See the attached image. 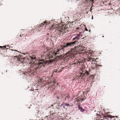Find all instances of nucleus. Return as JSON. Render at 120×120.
Wrapping results in <instances>:
<instances>
[{
	"label": "nucleus",
	"instance_id": "nucleus-15",
	"mask_svg": "<svg viewBox=\"0 0 120 120\" xmlns=\"http://www.w3.org/2000/svg\"><path fill=\"white\" fill-rule=\"evenodd\" d=\"M38 89L35 90H34L33 92V95H38L39 94V92L37 91Z\"/></svg>",
	"mask_w": 120,
	"mask_h": 120
},
{
	"label": "nucleus",
	"instance_id": "nucleus-16",
	"mask_svg": "<svg viewBox=\"0 0 120 120\" xmlns=\"http://www.w3.org/2000/svg\"><path fill=\"white\" fill-rule=\"evenodd\" d=\"M87 61H90L91 62H92L93 61H95V59H93L90 58H89L87 59Z\"/></svg>",
	"mask_w": 120,
	"mask_h": 120
},
{
	"label": "nucleus",
	"instance_id": "nucleus-3",
	"mask_svg": "<svg viewBox=\"0 0 120 120\" xmlns=\"http://www.w3.org/2000/svg\"><path fill=\"white\" fill-rule=\"evenodd\" d=\"M81 47L79 45L77 46H75L74 47L71 48L68 52L66 53V56L69 57L70 58H74L75 56V54L76 53V51H79Z\"/></svg>",
	"mask_w": 120,
	"mask_h": 120
},
{
	"label": "nucleus",
	"instance_id": "nucleus-25",
	"mask_svg": "<svg viewBox=\"0 0 120 120\" xmlns=\"http://www.w3.org/2000/svg\"><path fill=\"white\" fill-rule=\"evenodd\" d=\"M20 37H22V36L24 37V34H22L20 35Z\"/></svg>",
	"mask_w": 120,
	"mask_h": 120
},
{
	"label": "nucleus",
	"instance_id": "nucleus-32",
	"mask_svg": "<svg viewBox=\"0 0 120 120\" xmlns=\"http://www.w3.org/2000/svg\"><path fill=\"white\" fill-rule=\"evenodd\" d=\"M51 107H52V106L53 107V105H51Z\"/></svg>",
	"mask_w": 120,
	"mask_h": 120
},
{
	"label": "nucleus",
	"instance_id": "nucleus-19",
	"mask_svg": "<svg viewBox=\"0 0 120 120\" xmlns=\"http://www.w3.org/2000/svg\"><path fill=\"white\" fill-rule=\"evenodd\" d=\"M75 78L78 80H80L81 79L80 78V77H79V76L77 75L76 76Z\"/></svg>",
	"mask_w": 120,
	"mask_h": 120
},
{
	"label": "nucleus",
	"instance_id": "nucleus-27",
	"mask_svg": "<svg viewBox=\"0 0 120 120\" xmlns=\"http://www.w3.org/2000/svg\"><path fill=\"white\" fill-rule=\"evenodd\" d=\"M76 29L77 30H79L80 28L79 27H77L76 28Z\"/></svg>",
	"mask_w": 120,
	"mask_h": 120
},
{
	"label": "nucleus",
	"instance_id": "nucleus-20",
	"mask_svg": "<svg viewBox=\"0 0 120 120\" xmlns=\"http://www.w3.org/2000/svg\"><path fill=\"white\" fill-rule=\"evenodd\" d=\"M6 47L5 46H0V48H1L2 49H6Z\"/></svg>",
	"mask_w": 120,
	"mask_h": 120
},
{
	"label": "nucleus",
	"instance_id": "nucleus-31",
	"mask_svg": "<svg viewBox=\"0 0 120 120\" xmlns=\"http://www.w3.org/2000/svg\"><path fill=\"white\" fill-rule=\"evenodd\" d=\"M76 63H72V65L73 64H75Z\"/></svg>",
	"mask_w": 120,
	"mask_h": 120
},
{
	"label": "nucleus",
	"instance_id": "nucleus-12",
	"mask_svg": "<svg viewBox=\"0 0 120 120\" xmlns=\"http://www.w3.org/2000/svg\"><path fill=\"white\" fill-rule=\"evenodd\" d=\"M59 26L58 24H56V25H55L54 24H53V26H51V27H50L49 29L50 30H55V28H57Z\"/></svg>",
	"mask_w": 120,
	"mask_h": 120
},
{
	"label": "nucleus",
	"instance_id": "nucleus-30",
	"mask_svg": "<svg viewBox=\"0 0 120 120\" xmlns=\"http://www.w3.org/2000/svg\"><path fill=\"white\" fill-rule=\"evenodd\" d=\"M15 51H16V52H19L17 50H15Z\"/></svg>",
	"mask_w": 120,
	"mask_h": 120
},
{
	"label": "nucleus",
	"instance_id": "nucleus-33",
	"mask_svg": "<svg viewBox=\"0 0 120 120\" xmlns=\"http://www.w3.org/2000/svg\"><path fill=\"white\" fill-rule=\"evenodd\" d=\"M102 37H104V36H102Z\"/></svg>",
	"mask_w": 120,
	"mask_h": 120
},
{
	"label": "nucleus",
	"instance_id": "nucleus-26",
	"mask_svg": "<svg viewBox=\"0 0 120 120\" xmlns=\"http://www.w3.org/2000/svg\"><path fill=\"white\" fill-rule=\"evenodd\" d=\"M9 48V47L8 46H7V48L6 47V49H8Z\"/></svg>",
	"mask_w": 120,
	"mask_h": 120
},
{
	"label": "nucleus",
	"instance_id": "nucleus-7",
	"mask_svg": "<svg viewBox=\"0 0 120 120\" xmlns=\"http://www.w3.org/2000/svg\"><path fill=\"white\" fill-rule=\"evenodd\" d=\"M56 80L55 79H52L50 82H49L48 84L49 85V87H51L54 84L56 83ZM50 87H49V88Z\"/></svg>",
	"mask_w": 120,
	"mask_h": 120
},
{
	"label": "nucleus",
	"instance_id": "nucleus-9",
	"mask_svg": "<svg viewBox=\"0 0 120 120\" xmlns=\"http://www.w3.org/2000/svg\"><path fill=\"white\" fill-rule=\"evenodd\" d=\"M83 98H81L78 97L76 98L75 100V103L77 104L78 102H80L81 101H83Z\"/></svg>",
	"mask_w": 120,
	"mask_h": 120
},
{
	"label": "nucleus",
	"instance_id": "nucleus-5",
	"mask_svg": "<svg viewBox=\"0 0 120 120\" xmlns=\"http://www.w3.org/2000/svg\"><path fill=\"white\" fill-rule=\"evenodd\" d=\"M49 24L50 22L49 21L48 22V21L45 20L42 23H41L40 24H39V25H38V26H36L35 27V28L34 29L35 30H36L37 31L38 30V31L39 30V28L41 27L42 28L45 25H49Z\"/></svg>",
	"mask_w": 120,
	"mask_h": 120
},
{
	"label": "nucleus",
	"instance_id": "nucleus-10",
	"mask_svg": "<svg viewBox=\"0 0 120 120\" xmlns=\"http://www.w3.org/2000/svg\"><path fill=\"white\" fill-rule=\"evenodd\" d=\"M67 67V66H66L65 67H62L61 66H60V65L59 66V68H60V70H55L54 71H53V72H52L53 73V74H54L55 73H56L58 72H58H59L60 71H62V70L63 69V68H66V67Z\"/></svg>",
	"mask_w": 120,
	"mask_h": 120
},
{
	"label": "nucleus",
	"instance_id": "nucleus-21",
	"mask_svg": "<svg viewBox=\"0 0 120 120\" xmlns=\"http://www.w3.org/2000/svg\"><path fill=\"white\" fill-rule=\"evenodd\" d=\"M83 74H81L79 76V77H80L81 79L82 78V77L83 76Z\"/></svg>",
	"mask_w": 120,
	"mask_h": 120
},
{
	"label": "nucleus",
	"instance_id": "nucleus-4",
	"mask_svg": "<svg viewBox=\"0 0 120 120\" xmlns=\"http://www.w3.org/2000/svg\"><path fill=\"white\" fill-rule=\"evenodd\" d=\"M67 28V27L65 25H62L61 26L59 27L58 29H56L55 30V33H56V35L57 37H59L61 35L64 34L65 32V30Z\"/></svg>",
	"mask_w": 120,
	"mask_h": 120
},
{
	"label": "nucleus",
	"instance_id": "nucleus-8",
	"mask_svg": "<svg viewBox=\"0 0 120 120\" xmlns=\"http://www.w3.org/2000/svg\"><path fill=\"white\" fill-rule=\"evenodd\" d=\"M70 95L68 94H65L64 96V101H68L70 99Z\"/></svg>",
	"mask_w": 120,
	"mask_h": 120
},
{
	"label": "nucleus",
	"instance_id": "nucleus-6",
	"mask_svg": "<svg viewBox=\"0 0 120 120\" xmlns=\"http://www.w3.org/2000/svg\"><path fill=\"white\" fill-rule=\"evenodd\" d=\"M82 33L80 32H79V33L78 34H77V36L75 37L74 38H73L72 39V41H73L71 42H75V43L74 45H73V46H74V45L75 44L76 42H78L77 40H79L80 39V37L81 35V34Z\"/></svg>",
	"mask_w": 120,
	"mask_h": 120
},
{
	"label": "nucleus",
	"instance_id": "nucleus-13",
	"mask_svg": "<svg viewBox=\"0 0 120 120\" xmlns=\"http://www.w3.org/2000/svg\"><path fill=\"white\" fill-rule=\"evenodd\" d=\"M61 105L63 106L64 108H66L70 106L69 104H67L66 103H63L61 104Z\"/></svg>",
	"mask_w": 120,
	"mask_h": 120
},
{
	"label": "nucleus",
	"instance_id": "nucleus-29",
	"mask_svg": "<svg viewBox=\"0 0 120 120\" xmlns=\"http://www.w3.org/2000/svg\"><path fill=\"white\" fill-rule=\"evenodd\" d=\"M85 29L86 30V31H88V30L87 29V28H85Z\"/></svg>",
	"mask_w": 120,
	"mask_h": 120
},
{
	"label": "nucleus",
	"instance_id": "nucleus-14",
	"mask_svg": "<svg viewBox=\"0 0 120 120\" xmlns=\"http://www.w3.org/2000/svg\"><path fill=\"white\" fill-rule=\"evenodd\" d=\"M95 62H94V63L91 66L90 69L91 70H94L96 69V64H95Z\"/></svg>",
	"mask_w": 120,
	"mask_h": 120
},
{
	"label": "nucleus",
	"instance_id": "nucleus-2",
	"mask_svg": "<svg viewBox=\"0 0 120 120\" xmlns=\"http://www.w3.org/2000/svg\"><path fill=\"white\" fill-rule=\"evenodd\" d=\"M75 42L67 43L64 44V45H61L60 47L58 49H57L56 52L54 53L48 51V49H46V51L43 53L42 56L46 60L47 59H50L53 58V56L55 57L57 54V59L62 60L63 59V56L62 55L58 56L59 54L63 53L64 52V49L65 48H68L73 46V45L75 43Z\"/></svg>",
	"mask_w": 120,
	"mask_h": 120
},
{
	"label": "nucleus",
	"instance_id": "nucleus-18",
	"mask_svg": "<svg viewBox=\"0 0 120 120\" xmlns=\"http://www.w3.org/2000/svg\"><path fill=\"white\" fill-rule=\"evenodd\" d=\"M96 69L97 70H98L99 69L98 67L101 66L102 65H98V64H96Z\"/></svg>",
	"mask_w": 120,
	"mask_h": 120
},
{
	"label": "nucleus",
	"instance_id": "nucleus-34",
	"mask_svg": "<svg viewBox=\"0 0 120 120\" xmlns=\"http://www.w3.org/2000/svg\"><path fill=\"white\" fill-rule=\"evenodd\" d=\"M92 19H93V17H92Z\"/></svg>",
	"mask_w": 120,
	"mask_h": 120
},
{
	"label": "nucleus",
	"instance_id": "nucleus-24",
	"mask_svg": "<svg viewBox=\"0 0 120 120\" xmlns=\"http://www.w3.org/2000/svg\"><path fill=\"white\" fill-rule=\"evenodd\" d=\"M86 75L87 76H88L89 75V73L87 71H86Z\"/></svg>",
	"mask_w": 120,
	"mask_h": 120
},
{
	"label": "nucleus",
	"instance_id": "nucleus-23",
	"mask_svg": "<svg viewBox=\"0 0 120 120\" xmlns=\"http://www.w3.org/2000/svg\"><path fill=\"white\" fill-rule=\"evenodd\" d=\"M42 81V80L41 79H40L38 80V82L39 83V82L41 83V82Z\"/></svg>",
	"mask_w": 120,
	"mask_h": 120
},
{
	"label": "nucleus",
	"instance_id": "nucleus-17",
	"mask_svg": "<svg viewBox=\"0 0 120 120\" xmlns=\"http://www.w3.org/2000/svg\"><path fill=\"white\" fill-rule=\"evenodd\" d=\"M78 108L82 112H83L85 110L84 109H83L82 107L79 106Z\"/></svg>",
	"mask_w": 120,
	"mask_h": 120
},
{
	"label": "nucleus",
	"instance_id": "nucleus-28",
	"mask_svg": "<svg viewBox=\"0 0 120 120\" xmlns=\"http://www.w3.org/2000/svg\"><path fill=\"white\" fill-rule=\"evenodd\" d=\"M114 118H112V119H112V120H115V119H114Z\"/></svg>",
	"mask_w": 120,
	"mask_h": 120
},
{
	"label": "nucleus",
	"instance_id": "nucleus-22",
	"mask_svg": "<svg viewBox=\"0 0 120 120\" xmlns=\"http://www.w3.org/2000/svg\"><path fill=\"white\" fill-rule=\"evenodd\" d=\"M82 35L81 34V36H80V37H81V38L82 39H84L85 38V37H86V36H85V37H84L83 38H82Z\"/></svg>",
	"mask_w": 120,
	"mask_h": 120
},
{
	"label": "nucleus",
	"instance_id": "nucleus-11",
	"mask_svg": "<svg viewBox=\"0 0 120 120\" xmlns=\"http://www.w3.org/2000/svg\"><path fill=\"white\" fill-rule=\"evenodd\" d=\"M104 118L106 119H108V117L111 118V119H112V118H114L115 117H117V116H112V115L109 114H107L106 116H104Z\"/></svg>",
	"mask_w": 120,
	"mask_h": 120
},
{
	"label": "nucleus",
	"instance_id": "nucleus-1",
	"mask_svg": "<svg viewBox=\"0 0 120 120\" xmlns=\"http://www.w3.org/2000/svg\"><path fill=\"white\" fill-rule=\"evenodd\" d=\"M32 61L31 65V68L24 72L23 74L25 75H30L36 72L37 70L39 69L41 67H44L49 63L52 62V60H47L44 61L43 60H40L37 63H35L36 57L35 56L33 55L30 57Z\"/></svg>",
	"mask_w": 120,
	"mask_h": 120
}]
</instances>
